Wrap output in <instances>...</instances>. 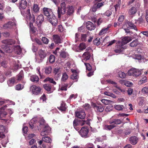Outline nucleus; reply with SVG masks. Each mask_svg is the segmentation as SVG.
<instances>
[{
    "label": "nucleus",
    "instance_id": "680f3d73",
    "mask_svg": "<svg viewBox=\"0 0 148 148\" xmlns=\"http://www.w3.org/2000/svg\"><path fill=\"white\" fill-rule=\"evenodd\" d=\"M112 14V12L111 11L108 10L106 12L103 14L102 15L103 16V17L105 16H106L108 17L109 16Z\"/></svg>",
    "mask_w": 148,
    "mask_h": 148
},
{
    "label": "nucleus",
    "instance_id": "0eeeda50",
    "mask_svg": "<svg viewBox=\"0 0 148 148\" xmlns=\"http://www.w3.org/2000/svg\"><path fill=\"white\" fill-rule=\"evenodd\" d=\"M24 16H26L27 18V21L28 22H34L35 21V16L34 15H32V16H31L30 12V9H27L26 13L24 14H23Z\"/></svg>",
    "mask_w": 148,
    "mask_h": 148
},
{
    "label": "nucleus",
    "instance_id": "864d4df0",
    "mask_svg": "<svg viewBox=\"0 0 148 148\" xmlns=\"http://www.w3.org/2000/svg\"><path fill=\"white\" fill-rule=\"evenodd\" d=\"M46 81H49L50 82L54 84H56V82L53 80L52 78H50L49 77L47 78L45 80Z\"/></svg>",
    "mask_w": 148,
    "mask_h": 148
},
{
    "label": "nucleus",
    "instance_id": "49530a36",
    "mask_svg": "<svg viewBox=\"0 0 148 148\" xmlns=\"http://www.w3.org/2000/svg\"><path fill=\"white\" fill-rule=\"evenodd\" d=\"M43 86L44 88L47 91H50L51 88V86L49 84H46L44 85H43Z\"/></svg>",
    "mask_w": 148,
    "mask_h": 148
},
{
    "label": "nucleus",
    "instance_id": "72a5a7b5",
    "mask_svg": "<svg viewBox=\"0 0 148 148\" xmlns=\"http://www.w3.org/2000/svg\"><path fill=\"white\" fill-rule=\"evenodd\" d=\"M54 73L55 74V77L57 76H58V77L60 76L61 73L60 68L58 67L54 68Z\"/></svg>",
    "mask_w": 148,
    "mask_h": 148
},
{
    "label": "nucleus",
    "instance_id": "ddd939ff",
    "mask_svg": "<svg viewBox=\"0 0 148 148\" xmlns=\"http://www.w3.org/2000/svg\"><path fill=\"white\" fill-rule=\"evenodd\" d=\"M43 10L44 14L48 17V18L53 15L51 10L50 9L45 8Z\"/></svg>",
    "mask_w": 148,
    "mask_h": 148
},
{
    "label": "nucleus",
    "instance_id": "a18cd8bd",
    "mask_svg": "<svg viewBox=\"0 0 148 148\" xmlns=\"http://www.w3.org/2000/svg\"><path fill=\"white\" fill-rule=\"evenodd\" d=\"M104 94L106 95L110 96L113 98H115L116 97V96L114 95L109 92L105 91L104 92Z\"/></svg>",
    "mask_w": 148,
    "mask_h": 148
},
{
    "label": "nucleus",
    "instance_id": "4d7b16f0",
    "mask_svg": "<svg viewBox=\"0 0 148 148\" xmlns=\"http://www.w3.org/2000/svg\"><path fill=\"white\" fill-rule=\"evenodd\" d=\"M123 106L121 105H116L114 106L115 109L118 110H122L123 108Z\"/></svg>",
    "mask_w": 148,
    "mask_h": 148
},
{
    "label": "nucleus",
    "instance_id": "9b49d317",
    "mask_svg": "<svg viewBox=\"0 0 148 148\" xmlns=\"http://www.w3.org/2000/svg\"><path fill=\"white\" fill-rule=\"evenodd\" d=\"M104 4L105 2L104 1L95 3L94 5L92 8V11L93 12H95L97 9L99 8L102 7L104 5Z\"/></svg>",
    "mask_w": 148,
    "mask_h": 148
},
{
    "label": "nucleus",
    "instance_id": "f03ea898",
    "mask_svg": "<svg viewBox=\"0 0 148 148\" xmlns=\"http://www.w3.org/2000/svg\"><path fill=\"white\" fill-rule=\"evenodd\" d=\"M15 41L13 40L9 39L6 40H3L2 42L5 45H3L2 46V48H3L5 51L7 53H10L12 51L11 49L12 48L10 47H8L7 45H11L15 43Z\"/></svg>",
    "mask_w": 148,
    "mask_h": 148
},
{
    "label": "nucleus",
    "instance_id": "ea45409f",
    "mask_svg": "<svg viewBox=\"0 0 148 148\" xmlns=\"http://www.w3.org/2000/svg\"><path fill=\"white\" fill-rule=\"evenodd\" d=\"M23 71H21L17 76V80L20 81L22 80L23 78Z\"/></svg>",
    "mask_w": 148,
    "mask_h": 148
},
{
    "label": "nucleus",
    "instance_id": "cd10ccee",
    "mask_svg": "<svg viewBox=\"0 0 148 148\" xmlns=\"http://www.w3.org/2000/svg\"><path fill=\"white\" fill-rule=\"evenodd\" d=\"M32 11L35 13H38L39 11L40 8L38 5L34 4L31 8Z\"/></svg>",
    "mask_w": 148,
    "mask_h": 148
},
{
    "label": "nucleus",
    "instance_id": "58836bf2",
    "mask_svg": "<svg viewBox=\"0 0 148 148\" xmlns=\"http://www.w3.org/2000/svg\"><path fill=\"white\" fill-rule=\"evenodd\" d=\"M138 44V42L137 40H133L130 43V46L131 47H134L137 46Z\"/></svg>",
    "mask_w": 148,
    "mask_h": 148
},
{
    "label": "nucleus",
    "instance_id": "f257e3e1",
    "mask_svg": "<svg viewBox=\"0 0 148 148\" xmlns=\"http://www.w3.org/2000/svg\"><path fill=\"white\" fill-rule=\"evenodd\" d=\"M45 121L43 119H41L39 123V127H38V130L43 128V130L40 133V135L42 136L48 135L51 130L50 127L48 125L45 123Z\"/></svg>",
    "mask_w": 148,
    "mask_h": 148
},
{
    "label": "nucleus",
    "instance_id": "0e129e2a",
    "mask_svg": "<svg viewBox=\"0 0 148 148\" xmlns=\"http://www.w3.org/2000/svg\"><path fill=\"white\" fill-rule=\"evenodd\" d=\"M86 47V44L82 43L80 44L79 46V48L81 50H83L85 49Z\"/></svg>",
    "mask_w": 148,
    "mask_h": 148
},
{
    "label": "nucleus",
    "instance_id": "f3484780",
    "mask_svg": "<svg viewBox=\"0 0 148 148\" xmlns=\"http://www.w3.org/2000/svg\"><path fill=\"white\" fill-rule=\"evenodd\" d=\"M117 48L115 50V52L116 53H120L122 52L123 50V48L121 45V42L119 41L118 43L116 44Z\"/></svg>",
    "mask_w": 148,
    "mask_h": 148
},
{
    "label": "nucleus",
    "instance_id": "dca6fc26",
    "mask_svg": "<svg viewBox=\"0 0 148 148\" xmlns=\"http://www.w3.org/2000/svg\"><path fill=\"white\" fill-rule=\"evenodd\" d=\"M91 56V54L88 52H84L82 57V60L83 62L89 59Z\"/></svg>",
    "mask_w": 148,
    "mask_h": 148
},
{
    "label": "nucleus",
    "instance_id": "3c124183",
    "mask_svg": "<svg viewBox=\"0 0 148 148\" xmlns=\"http://www.w3.org/2000/svg\"><path fill=\"white\" fill-rule=\"evenodd\" d=\"M116 127L115 125L113 124H111L110 125H106L105 126V128L106 130H111L112 129Z\"/></svg>",
    "mask_w": 148,
    "mask_h": 148
},
{
    "label": "nucleus",
    "instance_id": "473e14b6",
    "mask_svg": "<svg viewBox=\"0 0 148 148\" xmlns=\"http://www.w3.org/2000/svg\"><path fill=\"white\" fill-rule=\"evenodd\" d=\"M68 85L66 84H62L61 86H59V91L64 90L66 91L67 90V88Z\"/></svg>",
    "mask_w": 148,
    "mask_h": 148
},
{
    "label": "nucleus",
    "instance_id": "79ce46f5",
    "mask_svg": "<svg viewBox=\"0 0 148 148\" xmlns=\"http://www.w3.org/2000/svg\"><path fill=\"white\" fill-rule=\"evenodd\" d=\"M52 68L50 66L46 67L45 69V73L46 74H49L51 72Z\"/></svg>",
    "mask_w": 148,
    "mask_h": 148
},
{
    "label": "nucleus",
    "instance_id": "603ef678",
    "mask_svg": "<svg viewBox=\"0 0 148 148\" xmlns=\"http://www.w3.org/2000/svg\"><path fill=\"white\" fill-rule=\"evenodd\" d=\"M141 92L144 94L148 95V87H145L143 88Z\"/></svg>",
    "mask_w": 148,
    "mask_h": 148
},
{
    "label": "nucleus",
    "instance_id": "1a4fd4ad",
    "mask_svg": "<svg viewBox=\"0 0 148 148\" xmlns=\"http://www.w3.org/2000/svg\"><path fill=\"white\" fill-rule=\"evenodd\" d=\"M30 90L33 94L38 95L41 93V89L39 86L34 85L31 86Z\"/></svg>",
    "mask_w": 148,
    "mask_h": 148
},
{
    "label": "nucleus",
    "instance_id": "a878e982",
    "mask_svg": "<svg viewBox=\"0 0 148 148\" xmlns=\"http://www.w3.org/2000/svg\"><path fill=\"white\" fill-rule=\"evenodd\" d=\"M94 107L95 110L100 112H102L104 109V106L101 105L97 106L95 105L94 106Z\"/></svg>",
    "mask_w": 148,
    "mask_h": 148
},
{
    "label": "nucleus",
    "instance_id": "b1692460",
    "mask_svg": "<svg viewBox=\"0 0 148 148\" xmlns=\"http://www.w3.org/2000/svg\"><path fill=\"white\" fill-rule=\"evenodd\" d=\"M5 131V127L3 125H0V138H3L5 137L4 133Z\"/></svg>",
    "mask_w": 148,
    "mask_h": 148
},
{
    "label": "nucleus",
    "instance_id": "69168bd1",
    "mask_svg": "<svg viewBox=\"0 0 148 148\" xmlns=\"http://www.w3.org/2000/svg\"><path fill=\"white\" fill-rule=\"evenodd\" d=\"M114 86L117 88L120 91L123 93L125 94L126 93V91L125 89H122L120 87H119L117 85H116Z\"/></svg>",
    "mask_w": 148,
    "mask_h": 148
},
{
    "label": "nucleus",
    "instance_id": "338daca9",
    "mask_svg": "<svg viewBox=\"0 0 148 148\" xmlns=\"http://www.w3.org/2000/svg\"><path fill=\"white\" fill-rule=\"evenodd\" d=\"M84 64L86 67V69L88 71H90L92 69V67L90 64L88 63H84Z\"/></svg>",
    "mask_w": 148,
    "mask_h": 148
},
{
    "label": "nucleus",
    "instance_id": "7ed1b4c3",
    "mask_svg": "<svg viewBox=\"0 0 148 148\" xmlns=\"http://www.w3.org/2000/svg\"><path fill=\"white\" fill-rule=\"evenodd\" d=\"M16 21L14 18L12 19L11 21H10L3 25V27L5 29H12L16 27Z\"/></svg>",
    "mask_w": 148,
    "mask_h": 148
},
{
    "label": "nucleus",
    "instance_id": "4468645a",
    "mask_svg": "<svg viewBox=\"0 0 148 148\" xmlns=\"http://www.w3.org/2000/svg\"><path fill=\"white\" fill-rule=\"evenodd\" d=\"M49 21L54 26H56L58 23V20L56 16L53 15L48 18Z\"/></svg>",
    "mask_w": 148,
    "mask_h": 148
},
{
    "label": "nucleus",
    "instance_id": "39448f33",
    "mask_svg": "<svg viewBox=\"0 0 148 148\" xmlns=\"http://www.w3.org/2000/svg\"><path fill=\"white\" fill-rule=\"evenodd\" d=\"M6 106H5L4 107L1 108L0 109V119L5 116L7 113L9 112L10 114H11L13 113L11 109H6L5 107Z\"/></svg>",
    "mask_w": 148,
    "mask_h": 148
},
{
    "label": "nucleus",
    "instance_id": "412c9836",
    "mask_svg": "<svg viewBox=\"0 0 148 148\" xmlns=\"http://www.w3.org/2000/svg\"><path fill=\"white\" fill-rule=\"evenodd\" d=\"M44 19L43 15H39L36 19V23L37 25H40L43 22Z\"/></svg>",
    "mask_w": 148,
    "mask_h": 148
},
{
    "label": "nucleus",
    "instance_id": "6e6d98bb",
    "mask_svg": "<svg viewBox=\"0 0 148 148\" xmlns=\"http://www.w3.org/2000/svg\"><path fill=\"white\" fill-rule=\"evenodd\" d=\"M101 101L104 104L107 105L109 104L110 103L111 101L110 100L103 99L101 100Z\"/></svg>",
    "mask_w": 148,
    "mask_h": 148
},
{
    "label": "nucleus",
    "instance_id": "aec40b11",
    "mask_svg": "<svg viewBox=\"0 0 148 148\" xmlns=\"http://www.w3.org/2000/svg\"><path fill=\"white\" fill-rule=\"evenodd\" d=\"M27 2L25 0H21L19 3L20 9H24L27 7Z\"/></svg>",
    "mask_w": 148,
    "mask_h": 148
},
{
    "label": "nucleus",
    "instance_id": "20e7f679",
    "mask_svg": "<svg viewBox=\"0 0 148 148\" xmlns=\"http://www.w3.org/2000/svg\"><path fill=\"white\" fill-rule=\"evenodd\" d=\"M66 12V4L64 2H62L60 5V7L58 8L57 12L58 17L60 18L62 14H65Z\"/></svg>",
    "mask_w": 148,
    "mask_h": 148
},
{
    "label": "nucleus",
    "instance_id": "774afa93",
    "mask_svg": "<svg viewBox=\"0 0 148 148\" xmlns=\"http://www.w3.org/2000/svg\"><path fill=\"white\" fill-rule=\"evenodd\" d=\"M42 40L43 43L45 44H47L49 42V40L45 37H43Z\"/></svg>",
    "mask_w": 148,
    "mask_h": 148
},
{
    "label": "nucleus",
    "instance_id": "f8f14e48",
    "mask_svg": "<svg viewBox=\"0 0 148 148\" xmlns=\"http://www.w3.org/2000/svg\"><path fill=\"white\" fill-rule=\"evenodd\" d=\"M47 51L45 50H41L39 51L38 52V55L40 58L41 61H37L36 60V61L38 63H40L42 62V60L47 56Z\"/></svg>",
    "mask_w": 148,
    "mask_h": 148
},
{
    "label": "nucleus",
    "instance_id": "13d9d810",
    "mask_svg": "<svg viewBox=\"0 0 148 148\" xmlns=\"http://www.w3.org/2000/svg\"><path fill=\"white\" fill-rule=\"evenodd\" d=\"M118 74L119 77L121 78H125L126 76L125 74L122 71L119 72Z\"/></svg>",
    "mask_w": 148,
    "mask_h": 148
},
{
    "label": "nucleus",
    "instance_id": "2f4dec72",
    "mask_svg": "<svg viewBox=\"0 0 148 148\" xmlns=\"http://www.w3.org/2000/svg\"><path fill=\"white\" fill-rule=\"evenodd\" d=\"M15 83L14 77H12L8 81V84L9 86H13Z\"/></svg>",
    "mask_w": 148,
    "mask_h": 148
},
{
    "label": "nucleus",
    "instance_id": "de8ad7c7",
    "mask_svg": "<svg viewBox=\"0 0 148 148\" xmlns=\"http://www.w3.org/2000/svg\"><path fill=\"white\" fill-rule=\"evenodd\" d=\"M15 89L17 90H22L24 88V86L23 85L21 84H18L16 85L15 86Z\"/></svg>",
    "mask_w": 148,
    "mask_h": 148
},
{
    "label": "nucleus",
    "instance_id": "423d86ee",
    "mask_svg": "<svg viewBox=\"0 0 148 148\" xmlns=\"http://www.w3.org/2000/svg\"><path fill=\"white\" fill-rule=\"evenodd\" d=\"M141 73V70L135 68H132L128 72V74L129 75L137 77Z\"/></svg>",
    "mask_w": 148,
    "mask_h": 148
},
{
    "label": "nucleus",
    "instance_id": "c756f323",
    "mask_svg": "<svg viewBox=\"0 0 148 148\" xmlns=\"http://www.w3.org/2000/svg\"><path fill=\"white\" fill-rule=\"evenodd\" d=\"M60 57L63 58H68L69 56L68 54L64 51H61L60 52Z\"/></svg>",
    "mask_w": 148,
    "mask_h": 148
},
{
    "label": "nucleus",
    "instance_id": "6e6552de",
    "mask_svg": "<svg viewBox=\"0 0 148 148\" xmlns=\"http://www.w3.org/2000/svg\"><path fill=\"white\" fill-rule=\"evenodd\" d=\"M89 130L87 127H82L79 132L80 136L83 138H86L89 137Z\"/></svg>",
    "mask_w": 148,
    "mask_h": 148
},
{
    "label": "nucleus",
    "instance_id": "c9c22d12",
    "mask_svg": "<svg viewBox=\"0 0 148 148\" xmlns=\"http://www.w3.org/2000/svg\"><path fill=\"white\" fill-rule=\"evenodd\" d=\"M110 26L108 25L107 27L102 29L99 32V34L100 35H102L106 34Z\"/></svg>",
    "mask_w": 148,
    "mask_h": 148
},
{
    "label": "nucleus",
    "instance_id": "6ab92c4d",
    "mask_svg": "<svg viewBox=\"0 0 148 148\" xmlns=\"http://www.w3.org/2000/svg\"><path fill=\"white\" fill-rule=\"evenodd\" d=\"M75 114L76 116L81 119H84L86 116L85 113L83 110L76 112Z\"/></svg>",
    "mask_w": 148,
    "mask_h": 148
},
{
    "label": "nucleus",
    "instance_id": "a211bd4d",
    "mask_svg": "<svg viewBox=\"0 0 148 148\" xmlns=\"http://www.w3.org/2000/svg\"><path fill=\"white\" fill-rule=\"evenodd\" d=\"M132 39V37L130 36H127L124 37L122 39V42L121 45H123L129 42Z\"/></svg>",
    "mask_w": 148,
    "mask_h": 148
},
{
    "label": "nucleus",
    "instance_id": "37998d69",
    "mask_svg": "<svg viewBox=\"0 0 148 148\" xmlns=\"http://www.w3.org/2000/svg\"><path fill=\"white\" fill-rule=\"evenodd\" d=\"M89 37V34L88 33L85 34H83L81 35V40L82 41H85L87 40V38Z\"/></svg>",
    "mask_w": 148,
    "mask_h": 148
},
{
    "label": "nucleus",
    "instance_id": "7c9ffc66",
    "mask_svg": "<svg viewBox=\"0 0 148 148\" xmlns=\"http://www.w3.org/2000/svg\"><path fill=\"white\" fill-rule=\"evenodd\" d=\"M68 10L67 11V14L68 15H71L74 12V8L73 6H69L67 8Z\"/></svg>",
    "mask_w": 148,
    "mask_h": 148
},
{
    "label": "nucleus",
    "instance_id": "f704fd0d",
    "mask_svg": "<svg viewBox=\"0 0 148 148\" xmlns=\"http://www.w3.org/2000/svg\"><path fill=\"white\" fill-rule=\"evenodd\" d=\"M58 108L62 111H64L66 108V106L65 103L62 101L61 103L60 106L58 107Z\"/></svg>",
    "mask_w": 148,
    "mask_h": 148
},
{
    "label": "nucleus",
    "instance_id": "9d476101",
    "mask_svg": "<svg viewBox=\"0 0 148 148\" xmlns=\"http://www.w3.org/2000/svg\"><path fill=\"white\" fill-rule=\"evenodd\" d=\"M33 23L31 22H29L30 27V33L31 34V39L32 41L33 40V38L32 37L33 35L35 36L37 34V31L36 30V28L33 27L32 23Z\"/></svg>",
    "mask_w": 148,
    "mask_h": 148
},
{
    "label": "nucleus",
    "instance_id": "09e8293b",
    "mask_svg": "<svg viewBox=\"0 0 148 148\" xmlns=\"http://www.w3.org/2000/svg\"><path fill=\"white\" fill-rule=\"evenodd\" d=\"M42 140L43 141L47 143H50L51 141L50 138L48 136L43 137L42 138Z\"/></svg>",
    "mask_w": 148,
    "mask_h": 148
},
{
    "label": "nucleus",
    "instance_id": "bb28decb",
    "mask_svg": "<svg viewBox=\"0 0 148 148\" xmlns=\"http://www.w3.org/2000/svg\"><path fill=\"white\" fill-rule=\"evenodd\" d=\"M13 51L14 52L18 54H20L21 52V49L19 46H13Z\"/></svg>",
    "mask_w": 148,
    "mask_h": 148
},
{
    "label": "nucleus",
    "instance_id": "052dcab7",
    "mask_svg": "<svg viewBox=\"0 0 148 148\" xmlns=\"http://www.w3.org/2000/svg\"><path fill=\"white\" fill-rule=\"evenodd\" d=\"M79 120H75L73 121V124L74 127L75 129L76 130V129L75 128V127L77 126L78 125H79Z\"/></svg>",
    "mask_w": 148,
    "mask_h": 148
},
{
    "label": "nucleus",
    "instance_id": "e2e57ef3",
    "mask_svg": "<svg viewBox=\"0 0 148 148\" xmlns=\"http://www.w3.org/2000/svg\"><path fill=\"white\" fill-rule=\"evenodd\" d=\"M68 77V75L66 73H64L62 75L61 80L62 81H65L67 79Z\"/></svg>",
    "mask_w": 148,
    "mask_h": 148
},
{
    "label": "nucleus",
    "instance_id": "a19ab883",
    "mask_svg": "<svg viewBox=\"0 0 148 148\" xmlns=\"http://www.w3.org/2000/svg\"><path fill=\"white\" fill-rule=\"evenodd\" d=\"M137 10L134 7H132L129 10V13L130 15H134L136 12Z\"/></svg>",
    "mask_w": 148,
    "mask_h": 148
},
{
    "label": "nucleus",
    "instance_id": "bf43d9fd",
    "mask_svg": "<svg viewBox=\"0 0 148 148\" xmlns=\"http://www.w3.org/2000/svg\"><path fill=\"white\" fill-rule=\"evenodd\" d=\"M85 123L90 125V123H88V121H85L83 120H79V125L82 126Z\"/></svg>",
    "mask_w": 148,
    "mask_h": 148
},
{
    "label": "nucleus",
    "instance_id": "2eb2a0df",
    "mask_svg": "<svg viewBox=\"0 0 148 148\" xmlns=\"http://www.w3.org/2000/svg\"><path fill=\"white\" fill-rule=\"evenodd\" d=\"M125 27H126L127 28L130 27L136 30H137V28L136 25H134L133 23L129 21L126 22L125 24L123 25V28H125Z\"/></svg>",
    "mask_w": 148,
    "mask_h": 148
},
{
    "label": "nucleus",
    "instance_id": "8fccbe9b",
    "mask_svg": "<svg viewBox=\"0 0 148 148\" xmlns=\"http://www.w3.org/2000/svg\"><path fill=\"white\" fill-rule=\"evenodd\" d=\"M55 61V57L53 55H51L49 58V61L50 63H53Z\"/></svg>",
    "mask_w": 148,
    "mask_h": 148
},
{
    "label": "nucleus",
    "instance_id": "5701e85b",
    "mask_svg": "<svg viewBox=\"0 0 148 148\" xmlns=\"http://www.w3.org/2000/svg\"><path fill=\"white\" fill-rule=\"evenodd\" d=\"M121 121L118 119H115L110 120L109 123L110 124H113L116 126V125L119 124L121 123Z\"/></svg>",
    "mask_w": 148,
    "mask_h": 148
},
{
    "label": "nucleus",
    "instance_id": "4c0bfd02",
    "mask_svg": "<svg viewBox=\"0 0 148 148\" xmlns=\"http://www.w3.org/2000/svg\"><path fill=\"white\" fill-rule=\"evenodd\" d=\"M30 79L32 82H37L39 81V78L38 76L35 75H33L31 76Z\"/></svg>",
    "mask_w": 148,
    "mask_h": 148
},
{
    "label": "nucleus",
    "instance_id": "c03bdc74",
    "mask_svg": "<svg viewBox=\"0 0 148 148\" xmlns=\"http://www.w3.org/2000/svg\"><path fill=\"white\" fill-rule=\"evenodd\" d=\"M147 81V80L146 77L144 76L138 82V84L139 85H141L142 84L146 82Z\"/></svg>",
    "mask_w": 148,
    "mask_h": 148
},
{
    "label": "nucleus",
    "instance_id": "c85d7f7f",
    "mask_svg": "<svg viewBox=\"0 0 148 148\" xmlns=\"http://www.w3.org/2000/svg\"><path fill=\"white\" fill-rule=\"evenodd\" d=\"M138 140V138L135 136H132L130 138V140L131 143L133 145H134L137 143Z\"/></svg>",
    "mask_w": 148,
    "mask_h": 148
},
{
    "label": "nucleus",
    "instance_id": "4be33fe9",
    "mask_svg": "<svg viewBox=\"0 0 148 148\" xmlns=\"http://www.w3.org/2000/svg\"><path fill=\"white\" fill-rule=\"evenodd\" d=\"M86 27L87 28L90 30H94L95 28V25L90 21L87 23Z\"/></svg>",
    "mask_w": 148,
    "mask_h": 148
},
{
    "label": "nucleus",
    "instance_id": "5fc2aeb1",
    "mask_svg": "<svg viewBox=\"0 0 148 148\" xmlns=\"http://www.w3.org/2000/svg\"><path fill=\"white\" fill-rule=\"evenodd\" d=\"M100 39L99 38H97L93 41V42L94 44L97 45H99L100 44Z\"/></svg>",
    "mask_w": 148,
    "mask_h": 148
},
{
    "label": "nucleus",
    "instance_id": "e433bc0d",
    "mask_svg": "<svg viewBox=\"0 0 148 148\" xmlns=\"http://www.w3.org/2000/svg\"><path fill=\"white\" fill-rule=\"evenodd\" d=\"M53 38L54 42L56 43H60L61 39L59 36L57 35H54Z\"/></svg>",
    "mask_w": 148,
    "mask_h": 148
},
{
    "label": "nucleus",
    "instance_id": "393cba45",
    "mask_svg": "<svg viewBox=\"0 0 148 148\" xmlns=\"http://www.w3.org/2000/svg\"><path fill=\"white\" fill-rule=\"evenodd\" d=\"M120 82L121 84H123L128 87L131 86L133 85V84L132 82L122 79H121L120 81Z\"/></svg>",
    "mask_w": 148,
    "mask_h": 148
}]
</instances>
